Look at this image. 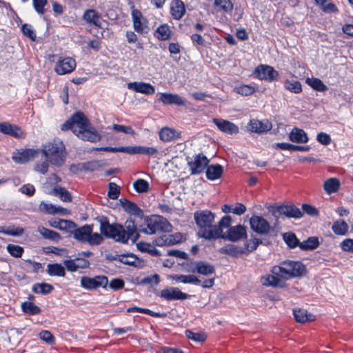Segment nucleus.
I'll return each mask as SVG.
<instances>
[{
	"label": "nucleus",
	"mask_w": 353,
	"mask_h": 353,
	"mask_svg": "<svg viewBox=\"0 0 353 353\" xmlns=\"http://www.w3.org/2000/svg\"><path fill=\"white\" fill-rule=\"evenodd\" d=\"M133 187L139 193L147 192L149 190V183L144 179H139L133 183Z\"/></svg>",
	"instance_id": "864d4df0"
},
{
	"label": "nucleus",
	"mask_w": 353,
	"mask_h": 353,
	"mask_svg": "<svg viewBox=\"0 0 353 353\" xmlns=\"http://www.w3.org/2000/svg\"><path fill=\"white\" fill-rule=\"evenodd\" d=\"M214 4L219 11L223 12H230L233 9V4L230 0H214Z\"/></svg>",
	"instance_id": "8fccbe9b"
},
{
	"label": "nucleus",
	"mask_w": 353,
	"mask_h": 353,
	"mask_svg": "<svg viewBox=\"0 0 353 353\" xmlns=\"http://www.w3.org/2000/svg\"><path fill=\"white\" fill-rule=\"evenodd\" d=\"M209 160L203 154L196 155L192 161H188V165L192 174H200L206 168Z\"/></svg>",
	"instance_id": "4468645a"
},
{
	"label": "nucleus",
	"mask_w": 353,
	"mask_h": 353,
	"mask_svg": "<svg viewBox=\"0 0 353 353\" xmlns=\"http://www.w3.org/2000/svg\"><path fill=\"white\" fill-rule=\"evenodd\" d=\"M339 188L340 181L336 178H330L323 183V189L328 194L337 192Z\"/></svg>",
	"instance_id": "4c0bfd02"
},
{
	"label": "nucleus",
	"mask_w": 353,
	"mask_h": 353,
	"mask_svg": "<svg viewBox=\"0 0 353 353\" xmlns=\"http://www.w3.org/2000/svg\"><path fill=\"white\" fill-rule=\"evenodd\" d=\"M108 284L111 289L114 290H118L122 289L124 287L125 283L121 279H114L111 280Z\"/></svg>",
	"instance_id": "774afa93"
},
{
	"label": "nucleus",
	"mask_w": 353,
	"mask_h": 353,
	"mask_svg": "<svg viewBox=\"0 0 353 353\" xmlns=\"http://www.w3.org/2000/svg\"><path fill=\"white\" fill-rule=\"evenodd\" d=\"M194 268L188 271L192 273H198L204 276H210L215 273L214 266L206 261H199L193 263Z\"/></svg>",
	"instance_id": "f3484780"
},
{
	"label": "nucleus",
	"mask_w": 353,
	"mask_h": 353,
	"mask_svg": "<svg viewBox=\"0 0 353 353\" xmlns=\"http://www.w3.org/2000/svg\"><path fill=\"white\" fill-rule=\"evenodd\" d=\"M103 165V163L102 161L94 160L83 163L79 166L81 170L92 172L99 170Z\"/></svg>",
	"instance_id": "79ce46f5"
},
{
	"label": "nucleus",
	"mask_w": 353,
	"mask_h": 353,
	"mask_svg": "<svg viewBox=\"0 0 353 353\" xmlns=\"http://www.w3.org/2000/svg\"><path fill=\"white\" fill-rule=\"evenodd\" d=\"M119 201L121 206L128 213L137 216L142 215V210L134 203L123 199H120Z\"/></svg>",
	"instance_id": "7c9ffc66"
},
{
	"label": "nucleus",
	"mask_w": 353,
	"mask_h": 353,
	"mask_svg": "<svg viewBox=\"0 0 353 353\" xmlns=\"http://www.w3.org/2000/svg\"><path fill=\"white\" fill-rule=\"evenodd\" d=\"M160 100L165 105H184L185 99L177 94L164 92L161 94Z\"/></svg>",
	"instance_id": "aec40b11"
},
{
	"label": "nucleus",
	"mask_w": 353,
	"mask_h": 353,
	"mask_svg": "<svg viewBox=\"0 0 353 353\" xmlns=\"http://www.w3.org/2000/svg\"><path fill=\"white\" fill-rule=\"evenodd\" d=\"M83 18L90 24H92L98 28H101V26L100 14L95 10L89 9L85 10Z\"/></svg>",
	"instance_id": "393cba45"
},
{
	"label": "nucleus",
	"mask_w": 353,
	"mask_h": 353,
	"mask_svg": "<svg viewBox=\"0 0 353 353\" xmlns=\"http://www.w3.org/2000/svg\"><path fill=\"white\" fill-rule=\"evenodd\" d=\"M250 224L251 229L261 235L268 234L271 230L269 222L261 216H252L250 219Z\"/></svg>",
	"instance_id": "1a4fd4ad"
},
{
	"label": "nucleus",
	"mask_w": 353,
	"mask_h": 353,
	"mask_svg": "<svg viewBox=\"0 0 353 353\" xmlns=\"http://www.w3.org/2000/svg\"><path fill=\"white\" fill-rule=\"evenodd\" d=\"M272 128V124L269 120L259 121L257 119L250 120L248 124L250 131L258 134L264 133Z\"/></svg>",
	"instance_id": "dca6fc26"
},
{
	"label": "nucleus",
	"mask_w": 353,
	"mask_h": 353,
	"mask_svg": "<svg viewBox=\"0 0 353 353\" xmlns=\"http://www.w3.org/2000/svg\"><path fill=\"white\" fill-rule=\"evenodd\" d=\"M81 285L83 288L88 290H94L99 287L105 288L108 285V279L106 276L103 275L96 276L93 278L82 276Z\"/></svg>",
	"instance_id": "6e6552de"
},
{
	"label": "nucleus",
	"mask_w": 353,
	"mask_h": 353,
	"mask_svg": "<svg viewBox=\"0 0 353 353\" xmlns=\"http://www.w3.org/2000/svg\"><path fill=\"white\" fill-rule=\"evenodd\" d=\"M261 243V241L256 238L250 239L249 241L245 243V247L243 248L245 250V253L252 252V251L255 250L257 248L259 244Z\"/></svg>",
	"instance_id": "13d9d810"
},
{
	"label": "nucleus",
	"mask_w": 353,
	"mask_h": 353,
	"mask_svg": "<svg viewBox=\"0 0 353 353\" xmlns=\"http://www.w3.org/2000/svg\"><path fill=\"white\" fill-rule=\"evenodd\" d=\"M172 279L177 282L183 283L200 284L201 282L200 279L193 274H175L172 276Z\"/></svg>",
	"instance_id": "e433bc0d"
},
{
	"label": "nucleus",
	"mask_w": 353,
	"mask_h": 353,
	"mask_svg": "<svg viewBox=\"0 0 353 353\" xmlns=\"http://www.w3.org/2000/svg\"><path fill=\"white\" fill-rule=\"evenodd\" d=\"M104 236L101 232H93L92 225H85L79 228L74 230V238L82 243H87L89 245H99L104 240Z\"/></svg>",
	"instance_id": "39448f33"
},
{
	"label": "nucleus",
	"mask_w": 353,
	"mask_h": 353,
	"mask_svg": "<svg viewBox=\"0 0 353 353\" xmlns=\"http://www.w3.org/2000/svg\"><path fill=\"white\" fill-rule=\"evenodd\" d=\"M128 312H139L147 314L148 315H150L154 317H160V318H165L167 316V314L165 312L159 313V312H154L152 310H150L149 309L146 308H142L139 307H130L127 310Z\"/></svg>",
	"instance_id": "c03bdc74"
},
{
	"label": "nucleus",
	"mask_w": 353,
	"mask_h": 353,
	"mask_svg": "<svg viewBox=\"0 0 353 353\" xmlns=\"http://www.w3.org/2000/svg\"><path fill=\"white\" fill-rule=\"evenodd\" d=\"M289 139L295 143H307L308 137L303 130L294 128L289 134Z\"/></svg>",
	"instance_id": "c756f323"
},
{
	"label": "nucleus",
	"mask_w": 353,
	"mask_h": 353,
	"mask_svg": "<svg viewBox=\"0 0 353 353\" xmlns=\"http://www.w3.org/2000/svg\"><path fill=\"white\" fill-rule=\"evenodd\" d=\"M120 263L133 267L141 266L142 261L133 254H121Z\"/></svg>",
	"instance_id": "f704fd0d"
},
{
	"label": "nucleus",
	"mask_w": 353,
	"mask_h": 353,
	"mask_svg": "<svg viewBox=\"0 0 353 353\" xmlns=\"http://www.w3.org/2000/svg\"><path fill=\"white\" fill-rule=\"evenodd\" d=\"M155 36L159 40H167L170 39L171 36L170 27L166 24L160 26L156 30Z\"/></svg>",
	"instance_id": "37998d69"
},
{
	"label": "nucleus",
	"mask_w": 353,
	"mask_h": 353,
	"mask_svg": "<svg viewBox=\"0 0 353 353\" xmlns=\"http://www.w3.org/2000/svg\"><path fill=\"white\" fill-rule=\"evenodd\" d=\"M62 130H72L77 136L84 141L97 142L101 136L94 130L85 114L81 112L74 114L62 125Z\"/></svg>",
	"instance_id": "f03ea898"
},
{
	"label": "nucleus",
	"mask_w": 353,
	"mask_h": 353,
	"mask_svg": "<svg viewBox=\"0 0 353 353\" xmlns=\"http://www.w3.org/2000/svg\"><path fill=\"white\" fill-rule=\"evenodd\" d=\"M39 338L47 343L48 344L52 345L55 342V339L52 333L48 330H43L39 334Z\"/></svg>",
	"instance_id": "052dcab7"
},
{
	"label": "nucleus",
	"mask_w": 353,
	"mask_h": 353,
	"mask_svg": "<svg viewBox=\"0 0 353 353\" xmlns=\"http://www.w3.org/2000/svg\"><path fill=\"white\" fill-rule=\"evenodd\" d=\"M284 87L288 90L294 93H300L302 91L301 84L297 81L286 80Z\"/></svg>",
	"instance_id": "603ef678"
},
{
	"label": "nucleus",
	"mask_w": 353,
	"mask_h": 353,
	"mask_svg": "<svg viewBox=\"0 0 353 353\" xmlns=\"http://www.w3.org/2000/svg\"><path fill=\"white\" fill-rule=\"evenodd\" d=\"M139 153L140 154H145L148 156H153L157 154L158 151L155 148L139 146Z\"/></svg>",
	"instance_id": "69168bd1"
},
{
	"label": "nucleus",
	"mask_w": 353,
	"mask_h": 353,
	"mask_svg": "<svg viewBox=\"0 0 353 353\" xmlns=\"http://www.w3.org/2000/svg\"><path fill=\"white\" fill-rule=\"evenodd\" d=\"M120 194V188L115 183H110L108 185V196L111 199H117Z\"/></svg>",
	"instance_id": "4d7b16f0"
},
{
	"label": "nucleus",
	"mask_w": 353,
	"mask_h": 353,
	"mask_svg": "<svg viewBox=\"0 0 353 353\" xmlns=\"http://www.w3.org/2000/svg\"><path fill=\"white\" fill-rule=\"evenodd\" d=\"M37 153V151L36 150L26 149L14 154L12 159L16 163H24L32 159Z\"/></svg>",
	"instance_id": "4be33fe9"
},
{
	"label": "nucleus",
	"mask_w": 353,
	"mask_h": 353,
	"mask_svg": "<svg viewBox=\"0 0 353 353\" xmlns=\"http://www.w3.org/2000/svg\"><path fill=\"white\" fill-rule=\"evenodd\" d=\"M35 10L41 14H44V6L47 4V0H33Z\"/></svg>",
	"instance_id": "338daca9"
},
{
	"label": "nucleus",
	"mask_w": 353,
	"mask_h": 353,
	"mask_svg": "<svg viewBox=\"0 0 353 353\" xmlns=\"http://www.w3.org/2000/svg\"><path fill=\"white\" fill-rule=\"evenodd\" d=\"M283 237L286 244L290 248H294L296 246L299 247L300 242L297 239L296 236L295 235V234L292 232H286L283 234Z\"/></svg>",
	"instance_id": "09e8293b"
},
{
	"label": "nucleus",
	"mask_w": 353,
	"mask_h": 353,
	"mask_svg": "<svg viewBox=\"0 0 353 353\" xmlns=\"http://www.w3.org/2000/svg\"><path fill=\"white\" fill-rule=\"evenodd\" d=\"M160 139L163 142H169L181 138V132L168 127L163 128L159 132Z\"/></svg>",
	"instance_id": "412c9836"
},
{
	"label": "nucleus",
	"mask_w": 353,
	"mask_h": 353,
	"mask_svg": "<svg viewBox=\"0 0 353 353\" xmlns=\"http://www.w3.org/2000/svg\"><path fill=\"white\" fill-rule=\"evenodd\" d=\"M6 249L11 256L16 258L21 257L23 252V248L17 245L8 244Z\"/></svg>",
	"instance_id": "6e6d98bb"
},
{
	"label": "nucleus",
	"mask_w": 353,
	"mask_h": 353,
	"mask_svg": "<svg viewBox=\"0 0 353 353\" xmlns=\"http://www.w3.org/2000/svg\"><path fill=\"white\" fill-rule=\"evenodd\" d=\"M305 272V265L299 261H285L279 265L272 268V272L283 279H289L303 274Z\"/></svg>",
	"instance_id": "20e7f679"
},
{
	"label": "nucleus",
	"mask_w": 353,
	"mask_h": 353,
	"mask_svg": "<svg viewBox=\"0 0 353 353\" xmlns=\"http://www.w3.org/2000/svg\"><path fill=\"white\" fill-rule=\"evenodd\" d=\"M39 208L40 211L41 212H43L49 214H54L55 205L49 204L42 201L39 204Z\"/></svg>",
	"instance_id": "0e129e2a"
},
{
	"label": "nucleus",
	"mask_w": 353,
	"mask_h": 353,
	"mask_svg": "<svg viewBox=\"0 0 353 353\" xmlns=\"http://www.w3.org/2000/svg\"><path fill=\"white\" fill-rule=\"evenodd\" d=\"M76 61L71 57L59 59L55 65L54 70L60 75L72 72L76 68Z\"/></svg>",
	"instance_id": "f8f14e48"
},
{
	"label": "nucleus",
	"mask_w": 353,
	"mask_h": 353,
	"mask_svg": "<svg viewBox=\"0 0 353 353\" xmlns=\"http://www.w3.org/2000/svg\"><path fill=\"white\" fill-rule=\"evenodd\" d=\"M273 214L285 216L287 218L299 219L303 216V212L296 205H283L276 206L272 211Z\"/></svg>",
	"instance_id": "9d476101"
},
{
	"label": "nucleus",
	"mask_w": 353,
	"mask_h": 353,
	"mask_svg": "<svg viewBox=\"0 0 353 353\" xmlns=\"http://www.w3.org/2000/svg\"><path fill=\"white\" fill-rule=\"evenodd\" d=\"M132 16L133 19V26L135 31L139 33H143L145 32V29L147 28L145 23L142 21L141 12L138 10H134L132 12Z\"/></svg>",
	"instance_id": "cd10ccee"
},
{
	"label": "nucleus",
	"mask_w": 353,
	"mask_h": 353,
	"mask_svg": "<svg viewBox=\"0 0 353 353\" xmlns=\"http://www.w3.org/2000/svg\"><path fill=\"white\" fill-rule=\"evenodd\" d=\"M0 233H3L13 236H19L24 233L22 228L12 226L8 228L0 226Z\"/></svg>",
	"instance_id": "3c124183"
},
{
	"label": "nucleus",
	"mask_w": 353,
	"mask_h": 353,
	"mask_svg": "<svg viewBox=\"0 0 353 353\" xmlns=\"http://www.w3.org/2000/svg\"><path fill=\"white\" fill-rule=\"evenodd\" d=\"M306 83L313 89L319 92H324L327 90V87L323 81L317 78H307Z\"/></svg>",
	"instance_id": "a18cd8bd"
},
{
	"label": "nucleus",
	"mask_w": 353,
	"mask_h": 353,
	"mask_svg": "<svg viewBox=\"0 0 353 353\" xmlns=\"http://www.w3.org/2000/svg\"><path fill=\"white\" fill-rule=\"evenodd\" d=\"M21 309L24 313L29 315L39 314L41 312L39 307H38L33 303L28 301L22 303Z\"/></svg>",
	"instance_id": "a19ab883"
},
{
	"label": "nucleus",
	"mask_w": 353,
	"mask_h": 353,
	"mask_svg": "<svg viewBox=\"0 0 353 353\" xmlns=\"http://www.w3.org/2000/svg\"><path fill=\"white\" fill-rule=\"evenodd\" d=\"M50 276H65V271L63 266L59 263H49L46 270Z\"/></svg>",
	"instance_id": "c9c22d12"
},
{
	"label": "nucleus",
	"mask_w": 353,
	"mask_h": 353,
	"mask_svg": "<svg viewBox=\"0 0 353 353\" xmlns=\"http://www.w3.org/2000/svg\"><path fill=\"white\" fill-rule=\"evenodd\" d=\"M213 123L222 132L228 134H236L239 132V127L228 120L213 119Z\"/></svg>",
	"instance_id": "a211bd4d"
},
{
	"label": "nucleus",
	"mask_w": 353,
	"mask_h": 353,
	"mask_svg": "<svg viewBox=\"0 0 353 353\" xmlns=\"http://www.w3.org/2000/svg\"><path fill=\"white\" fill-rule=\"evenodd\" d=\"M53 289L54 288L52 285L46 283H36L32 287V291L34 293L43 294H49Z\"/></svg>",
	"instance_id": "de8ad7c7"
},
{
	"label": "nucleus",
	"mask_w": 353,
	"mask_h": 353,
	"mask_svg": "<svg viewBox=\"0 0 353 353\" xmlns=\"http://www.w3.org/2000/svg\"><path fill=\"white\" fill-rule=\"evenodd\" d=\"M293 313L296 321L301 323L311 322L315 320L314 315L308 313L307 310L303 309H295Z\"/></svg>",
	"instance_id": "c85d7f7f"
},
{
	"label": "nucleus",
	"mask_w": 353,
	"mask_h": 353,
	"mask_svg": "<svg viewBox=\"0 0 353 353\" xmlns=\"http://www.w3.org/2000/svg\"><path fill=\"white\" fill-rule=\"evenodd\" d=\"M319 245V241L317 237L311 236L307 240L300 243L299 248L302 250H313L316 249Z\"/></svg>",
	"instance_id": "58836bf2"
},
{
	"label": "nucleus",
	"mask_w": 353,
	"mask_h": 353,
	"mask_svg": "<svg viewBox=\"0 0 353 353\" xmlns=\"http://www.w3.org/2000/svg\"><path fill=\"white\" fill-rule=\"evenodd\" d=\"M128 88L136 92L144 94H152L155 92V88L149 83L130 82L128 83Z\"/></svg>",
	"instance_id": "6ab92c4d"
},
{
	"label": "nucleus",
	"mask_w": 353,
	"mask_h": 353,
	"mask_svg": "<svg viewBox=\"0 0 353 353\" xmlns=\"http://www.w3.org/2000/svg\"><path fill=\"white\" fill-rule=\"evenodd\" d=\"M51 193L58 196L64 202H70L72 201L71 194L65 188L60 186L54 187Z\"/></svg>",
	"instance_id": "ea45409f"
},
{
	"label": "nucleus",
	"mask_w": 353,
	"mask_h": 353,
	"mask_svg": "<svg viewBox=\"0 0 353 353\" xmlns=\"http://www.w3.org/2000/svg\"><path fill=\"white\" fill-rule=\"evenodd\" d=\"M170 10L174 19H181L185 12L184 3L181 0H173L171 3Z\"/></svg>",
	"instance_id": "b1692460"
},
{
	"label": "nucleus",
	"mask_w": 353,
	"mask_h": 353,
	"mask_svg": "<svg viewBox=\"0 0 353 353\" xmlns=\"http://www.w3.org/2000/svg\"><path fill=\"white\" fill-rule=\"evenodd\" d=\"M37 231L38 232H39L41 235H42L43 238L46 239H49L54 241H58L61 239V235L59 234V233L54 230L46 228L43 226H39L37 228Z\"/></svg>",
	"instance_id": "72a5a7b5"
},
{
	"label": "nucleus",
	"mask_w": 353,
	"mask_h": 353,
	"mask_svg": "<svg viewBox=\"0 0 353 353\" xmlns=\"http://www.w3.org/2000/svg\"><path fill=\"white\" fill-rule=\"evenodd\" d=\"M332 229L336 234L343 235L347 232L348 225L343 220H339L333 223Z\"/></svg>",
	"instance_id": "49530a36"
},
{
	"label": "nucleus",
	"mask_w": 353,
	"mask_h": 353,
	"mask_svg": "<svg viewBox=\"0 0 353 353\" xmlns=\"http://www.w3.org/2000/svg\"><path fill=\"white\" fill-rule=\"evenodd\" d=\"M196 225L199 228L198 235L205 239H212L218 235V230L213 229L214 215L209 210L197 211L194 214Z\"/></svg>",
	"instance_id": "7ed1b4c3"
},
{
	"label": "nucleus",
	"mask_w": 353,
	"mask_h": 353,
	"mask_svg": "<svg viewBox=\"0 0 353 353\" xmlns=\"http://www.w3.org/2000/svg\"><path fill=\"white\" fill-rule=\"evenodd\" d=\"M49 161H50L48 159H45L42 162H38L35 165L34 170L43 174H46L48 170Z\"/></svg>",
	"instance_id": "e2e57ef3"
},
{
	"label": "nucleus",
	"mask_w": 353,
	"mask_h": 353,
	"mask_svg": "<svg viewBox=\"0 0 353 353\" xmlns=\"http://www.w3.org/2000/svg\"><path fill=\"white\" fill-rule=\"evenodd\" d=\"M77 227L76 224L69 220L60 219V229L61 230L68 231V232H73L75 228Z\"/></svg>",
	"instance_id": "bf43d9fd"
},
{
	"label": "nucleus",
	"mask_w": 353,
	"mask_h": 353,
	"mask_svg": "<svg viewBox=\"0 0 353 353\" xmlns=\"http://www.w3.org/2000/svg\"><path fill=\"white\" fill-rule=\"evenodd\" d=\"M246 238V227L242 225H237L236 226L230 227L228 229L224 239L232 242H236Z\"/></svg>",
	"instance_id": "ddd939ff"
},
{
	"label": "nucleus",
	"mask_w": 353,
	"mask_h": 353,
	"mask_svg": "<svg viewBox=\"0 0 353 353\" xmlns=\"http://www.w3.org/2000/svg\"><path fill=\"white\" fill-rule=\"evenodd\" d=\"M43 156L54 165L60 166L65 159L64 145L62 142L48 143L41 150Z\"/></svg>",
	"instance_id": "423d86ee"
},
{
	"label": "nucleus",
	"mask_w": 353,
	"mask_h": 353,
	"mask_svg": "<svg viewBox=\"0 0 353 353\" xmlns=\"http://www.w3.org/2000/svg\"><path fill=\"white\" fill-rule=\"evenodd\" d=\"M159 296L167 300H185L188 298L189 295L182 292L178 288H167L161 291Z\"/></svg>",
	"instance_id": "2eb2a0df"
},
{
	"label": "nucleus",
	"mask_w": 353,
	"mask_h": 353,
	"mask_svg": "<svg viewBox=\"0 0 353 353\" xmlns=\"http://www.w3.org/2000/svg\"><path fill=\"white\" fill-rule=\"evenodd\" d=\"M261 283L265 286L283 288L285 285L283 279L273 273L272 274L262 276Z\"/></svg>",
	"instance_id": "5701e85b"
},
{
	"label": "nucleus",
	"mask_w": 353,
	"mask_h": 353,
	"mask_svg": "<svg viewBox=\"0 0 353 353\" xmlns=\"http://www.w3.org/2000/svg\"><path fill=\"white\" fill-rule=\"evenodd\" d=\"M219 252L221 254H225L230 255L234 257H236L240 254L245 253V250L243 247H239L234 245L228 244L222 247L219 250Z\"/></svg>",
	"instance_id": "473e14b6"
},
{
	"label": "nucleus",
	"mask_w": 353,
	"mask_h": 353,
	"mask_svg": "<svg viewBox=\"0 0 353 353\" xmlns=\"http://www.w3.org/2000/svg\"><path fill=\"white\" fill-rule=\"evenodd\" d=\"M223 172V167L219 164L210 165L207 167L206 176L210 180H215L219 179Z\"/></svg>",
	"instance_id": "2f4dec72"
},
{
	"label": "nucleus",
	"mask_w": 353,
	"mask_h": 353,
	"mask_svg": "<svg viewBox=\"0 0 353 353\" xmlns=\"http://www.w3.org/2000/svg\"><path fill=\"white\" fill-rule=\"evenodd\" d=\"M232 223V217L230 216H224L219 222L218 225H214L213 229L218 230V235L213 237L212 239H216L219 238H225V234L223 233V230L225 228H230Z\"/></svg>",
	"instance_id": "bb28decb"
},
{
	"label": "nucleus",
	"mask_w": 353,
	"mask_h": 353,
	"mask_svg": "<svg viewBox=\"0 0 353 353\" xmlns=\"http://www.w3.org/2000/svg\"><path fill=\"white\" fill-rule=\"evenodd\" d=\"M21 30L26 37L30 38L32 41H35L36 34L30 25L23 24L21 27Z\"/></svg>",
	"instance_id": "680f3d73"
},
{
	"label": "nucleus",
	"mask_w": 353,
	"mask_h": 353,
	"mask_svg": "<svg viewBox=\"0 0 353 353\" xmlns=\"http://www.w3.org/2000/svg\"><path fill=\"white\" fill-rule=\"evenodd\" d=\"M256 77L267 81H277L279 73L273 67L268 65H260L254 70Z\"/></svg>",
	"instance_id": "9b49d317"
},
{
	"label": "nucleus",
	"mask_w": 353,
	"mask_h": 353,
	"mask_svg": "<svg viewBox=\"0 0 353 353\" xmlns=\"http://www.w3.org/2000/svg\"><path fill=\"white\" fill-rule=\"evenodd\" d=\"M185 336L189 339H191L196 342H203L207 336L203 332H194L190 330L185 331Z\"/></svg>",
	"instance_id": "5fc2aeb1"
},
{
	"label": "nucleus",
	"mask_w": 353,
	"mask_h": 353,
	"mask_svg": "<svg viewBox=\"0 0 353 353\" xmlns=\"http://www.w3.org/2000/svg\"><path fill=\"white\" fill-rule=\"evenodd\" d=\"M95 220L99 223L100 232L105 238L126 243L129 239L135 242L139 237V229L132 219H127L124 226L119 223L110 224L104 216H97Z\"/></svg>",
	"instance_id": "f257e3e1"
},
{
	"label": "nucleus",
	"mask_w": 353,
	"mask_h": 353,
	"mask_svg": "<svg viewBox=\"0 0 353 353\" xmlns=\"http://www.w3.org/2000/svg\"><path fill=\"white\" fill-rule=\"evenodd\" d=\"M97 150L105 151V152H124L128 154H136L139 153V146H125V147H118V148H112V147H103V148H97Z\"/></svg>",
	"instance_id": "a878e982"
},
{
	"label": "nucleus",
	"mask_w": 353,
	"mask_h": 353,
	"mask_svg": "<svg viewBox=\"0 0 353 353\" xmlns=\"http://www.w3.org/2000/svg\"><path fill=\"white\" fill-rule=\"evenodd\" d=\"M172 225L161 216H152L145 220V227L141 225L139 232L147 234H153L157 232H170Z\"/></svg>",
	"instance_id": "0eeeda50"
}]
</instances>
